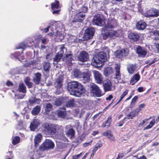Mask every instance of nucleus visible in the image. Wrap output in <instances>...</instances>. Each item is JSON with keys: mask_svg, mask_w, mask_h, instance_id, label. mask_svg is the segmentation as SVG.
I'll return each mask as SVG.
<instances>
[{"mask_svg": "<svg viewBox=\"0 0 159 159\" xmlns=\"http://www.w3.org/2000/svg\"><path fill=\"white\" fill-rule=\"evenodd\" d=\"M93 142V140H91L88 143H83V146L84 147H86L88 146H89L91 145L92 142Z\"/></svg>", "mask_w": 159, "mask_h": 159, "instance_id": "3c124183", "label": "nucleus"}, {"mask_svg": "<svg viewBox=\"0 0 159 159\" xmlns=\"http://www.w3.org/2000/svg\"><path fill=\"white\" fill-rule=\"evenodd\" d=\"M138 90L139 92H143L144 91L143 87H139L138 89Z\"/></svg>", "mask_w": 159, "mask_h": 159, "instance_id": "0e129e2a", "label": "nucleus"}, {"mask_svg": "<svg viewBox=\"0 0 159 159\" xmlns=\"http://www.w3.org/2000/svg\"><path fill=\"white\" fill-rule=\"evenodd\" d=\"M64 49H66L65 47V44H62L61 45L60 50L57 53L63 56V54L64 53Z\"/></svg>", "mask_w": 159, "mask_h": 159, "instance_id": "49530a36", "label": "nucleus"}, {"mask_svg": "<svg viewBox=\"0 0 159 159\" xmlns=\"http://www.w3.org/2000/svg\"><path fill=\"white\" fill-rule=\"evenodd\" d=\"M140 79V76L139 74H136L132 78L130 83L132 85H134L135 83L137 82Z\"/></svg>", "mask_w": 159, "mask_h": 159, "instance_id": "bb28decb", "label": "nucleus"}, {"mask_svg": "<svg viewBox=\"0 0 159 159\" xmlns=\"http://www.w3.org/2000/svg\"><path fill=\"white\" fill-rule=\"evenodd\" d=\"M20 137L19 136H15L12 139V144L14 145H16L20 142Z\"/></svg>", "mask_w": 159, "mask_h": 159, "instance_id": "ea45409f", "label": "nucleus"}, {"mask_svg": "<svg viewBox=\"0 0 159 159\" xmlns=\"http://www.w3.org/2000/svg\"><path fill=\"white\" fill-rule=\"evenodd\" d=\"M52 108V105L51 103H47L45 107V113L46 114H48Z\"/></svg>", "mask_w": 159, "mask_h": 159, "instance_id": "f704fd0d", "label": "nucleus"}, {"mask_svg": "<svg viewBox=\"0 0 159 159\" xmlns=\"http://www.w3.org/2000/svg\"><path fill=\"white\" fill-rule=\"evenodd\" d=\"M115 55L118 58H121L128 56L129 52L128 50L122 49L120 50H117L115 52Z\"/></svg>", "mask_w": 159, "mask_h": 159, "instance_id": "9b49d317", "label": "nucleus"}, {"mask_svg": "<svg viewBox=\"0 0 159 159\" xmlns=\"http://www.w3.org/2000/svg\"><path fill=\"white\" fill-rule=\"evenodd\" d=\"M93 73L96 83L98 84H102L104 79L101 74L96 70L93 71Z\"/></svg>", "mask_w": 159, "mask_h": 159, "instance_id": "1a4fd4ad", "label": "nucleus"}, {"mask_svg": "<svg viewBox=\"0 0 159 159\" xmlns=\"http://www.w3.org/2000/svg\"><path fill=\"white\" fill-rule=\"evenodd\" d=\"M77 59L79 61L85 62L89 60V55L86 51H82L78 55Z\"/></svg>", "mask_w": 159, "mask_h": 159, "instance_id": "9d476101", "label": "nucleus"}, {"mask_svg": "<svg viewBox=\"0 0 159 159\" xmlns=\"http://www.w3.org/2000/svg\"><path fill=\"white\" fill-rule=\"evenodd\" d=\"M75 104L74 100L73 99H70L66 103V106L67 107H73Z\"/></svg>", "mask_w": 159, "mask_h": 159, "instance_id": "c03bdc74", "label": "nucleus"}, {"mask_svg": "<svg viewBox=\"0 0 159 159\" xmlns=\"http://www.w3.org/2000/svg\"><path fill=\"white\" fill-rule=\"evenodd\" d=\"M136 53L140 57H145L147 54L146 50L140 46H138L136 48Z\"/></svg>", "mask_w": 159, "mask_h": 159, "instance_id": "4468645a", "label": "nucleus"}, {"mask_svg": "<svg viewBox=\"0 0 159 159\" xmlns=\"http://www.w3.org/2000/svg\"><path fill=\"white\" fill-rule=\"evenodd\" d=\"M26 47V45L25 43L24 42L21 43L19 44L18 47L17 48V49H25Z\"/></svg>", "mask_w": 159, "mask_h": 159, "instance_id": "09e8293b", "label": "nucleus"}, {"mask_svg": "<svg viewBox=\"0 0 159 159\" xmlns=\"http://www.w3.org/2000/svg\"><path fill=\"white\" fill-rule=\"evenodd\" d=\"M120 65L119 64H117L116 65L114 68L115 71V75L116 78L118 80H120L121 79V75L120 71Z\"/></svg>", "mask_w": 159, "mask_h": 159, "instance_id": "aec40b11", "label": "nucleus"}, {"mask_svg": "<svg viewBox=\"0 0 159 159\" xmlns=\"http://www.w3.org/2000/svg\"><path fill=\"white\" fill-rule=\"evenodd\" d=\"M54 147V144L51 140L46 139L39 147V150L40 151L43 152L53 149Z\"/></svg>", "mask_w": 159, "mask_h": 159, "instance_id": "39448f33", "label": "nucleus"}, {"mask_svg": "<svg viewBox=\"0 0 159 159\" xmlns=\"http://www.w3.org/2000/svg\"><path fill=\"white\" fill-rule=\"evenodd\" d=\"M18 89L20 92L23 93H25L26 92V87L23 83H20L19 84Z\"/></svg>", "mask_w": 159, "mask_h": 159, "instance_id": "7c9ffc66", "label": "nucleus"}, {"mask_svg": "<svg viewBox=\"0 0 159 159\" xmlns=\"http://www.w3.org/2000/svg\"><path fill=\"white\" fill-rule=\"evenodd\" d=\"M30 77H27L24 80V82L25 83H27V82H30Z\"/></svg>", "mask_w": 159, "mask_h": 159, "instance_id": "69168bd1", "label": "nucleus"}, {"mask_svg": "<svg viewBox=\"0 0 159 159\" xmlns=\"http://www.w3.org/2000/svg\"><path fill=\"white\" fill-rule=\"evenodd\" d=\"M135 70V66L133 64L129 65L127 67V70L129 74H133Z\"/></svg>", "mask_w": 159, "mask_h": 159, "instance_id": "4c0bfd02", "label": "nucleus"}, {"mask_svg": "<svg viewBox=\"0 0 159 159\" xmlns=\"http://www.w3.org/2000/svg\"><path fill=\"white\" fill-rule=\"evenodd\" d=\"M82 80L84 83H89L90 80L91 73L89 71L84 72L82 74Z\"/></svg>", "mask_w": 159, "mask_h": 159, "instance_id": "dca6fc26", "label": "nucleus"}, {"mask_svg": "<svg viewBox=\"0 0 159 159\" xmlns=\"http://www.w3.org/2000/svg\"><path fill=\"white\" fill-rule=\"evenodd\" d=\"M139 111L140 110L139 109H135L128 114L126 117H127V119H132L134 117L138 116Z\"/></svg>", "mask_w": 159, "mask_h": 159, "instance_id": "6ab92c4d", "label": "nucleus"}, {"mask_svg": "<svg viewBox=\"0 0 159 159\" xmlns=\"http://www.w3.org/2000/svg\"><path fill=\"white\" fill-rule=\"evenodd\" d=\"M92 21L94 25L101 26L105 23V19L102 15L98 13L94 16Z\"/></svg>", "mask_w": 159, "mask_h": 159, "instance_id": "423d86ee", "label": "nucleus"}, {"mask_svg": "<svg viewBox=\"0 0 159 159\" xmlns=\"http://www.w3.org/2000/svg\"><path fill=\"white\" fill-rule=\"evenodd\" d=\"M128 90L127 89H126L121 95L120 97V100L121 101L124 97L128 93Z\"/></svg>", "mask_w": 159, "mask_h": 159, "instance_id": "de8ad7c7", "label": "nucleus"}, {"mask_svg": "<svg viewBox=\"0 0 159 159\" xmlns=\"http://www.w3.org/2000/svg\"><path fill=\"white\" fill-rule=\"evenodd\" d=\"M6 85L8 86H12L13 85V83L11 81L7 80L6 83Z\"/></svg>", "mask_w": 159, "mask_h": 159, "instance_id": "bf43d9fd", "label": "nucleus"}, {"mask_svg": "<svg viewBox=\"0 0 159 159\" xmlns=\"http://www.w3.org/2000/svg\"><path fill=\"white\" fill-rule=\"evenodd\" d=\"M128 37L131 43H133L137 42L140 38V36L138 34L132 32L128 34Z\"/></svg>", "mask_w": 159, "mask_h": 159, "instance_id": "f8f14e48", "label": "nucleus"}, {"mask_svg": "<svg viewBox=\"0 0 159 159\" xmlns=\"http://www.w3.org/2000/svg\"><path fill=\"white\" fill-rule=\"evenodd\" d=\"M57 111L58 117L64 118L66 115V111L57 110Z\"/></svg>", "mask_w": 159, "mask_h": 159, "instance_id": "c756f323", "label": "nucleus"}, {"mask_svg": "<svg viewBox=\"0 0 159 159\" xmlns=\"http://www.w3.org/2000/svg\"><path fill=\"white\" fill-rule=\"evenodd\" d=\"M151 118V117H150L148 119H146L145 120H143L142 122L140 123L139 125V127H140V126H143V125L145 123V121H148L149 120H150Z\"/></svg>", "mask_w": 159, "mask_h": 159, "instance_id": "864d4df0", "label": "nucleus"}, {"mask_svg": "<svg viewBox=\"0 0 159 159\" xmlns=\"http://www.w3.org/2000/svg\"><path fill=\"white\" fill-rule=\"evenodd\" d=\"M116 24L115 19H108L107 24H105L103 29L104 33L102 34V37L104 40H106L108 38L111 39H114L120 36L121 33L119 30L115 31L112 30L114 28Z\"/></svg>", "mask_w": 159, "mask_h": 159, "instance_id": "f257e3e1", "label": "nucleus"}, {"mask_svg": "<svg viewBox=\"0 0 159 159\" xmlns=\"http://www.w3.org/2000/svg\"><path fill=\"white\" fill-rule=\"evenodd\" d=\"M112 121V116L110 115L107 117L106 121L102 124V127L103 128L106 127L108 128L111 126Z\"/></svg>", "mask_w": 159, "mask_h": 159, "instance_id": "b1692460", "label": "nucleus"}, {"mask_svg": "<svg viewBox=\"0 0 159 159\" xmlns=\"http://www.w3.org/2000/svg\"><path fill=\"white\" fill-rule=\"evenodd\" d=\"M102 145V144L101 142L98 143L93 147L92 152L96 153V151L98 149V148L101 147Z\"/></svg>", "mask_w": 159, "mask_h": 159, "instance_id": "a19ab883", "label": "nucleus"}, {"mask_svg": "<svg viewBox=\"0 0 159 159\" xmlns=\"http://www.w3.org/2000/svg\"><path fill=\"white\" fill-rule=\"evenodd\" d=\"M85 15V14L82 12H80L77 14L74 17V20L72 21V25L77 22H82L84 19Z\"/></svg>", "mask_w": 159, "mask_h": 159, "instance_id": "ddd939ff", "label": "nucleus"}, {"mask_svg": "<svg viewBox=\"0 0 159 159\" xmlns=\"http://www.w3.org/2000/svg\"><path fill=\"white\" fill-rule=\"evenodd\" d=\"M82 74L83 73H81L78 69H76L74 71V75L75 78H82L83 76Z\"/></svg>", "mask_w": 159, "mask_h": 159, "instance_id": "72a5a7b5", "label": "nucleus"}, {"mask_svg": "<svg viewBox=\"0 0 159 159\" xmlns=\"http://www.w3.org/2000/svg\"><path fill=\"white\" fill-rule=\"evenodd\" d=\"M113 72V70L111 68L108 67L105 70V75L108 76Z\"/></svg>", "mask_w": 159, "mask_h": 159, "instance_id": "37998d69", "label": "nucleus"}, {"mask_svg": "<svg viewBox=\"0 0 159 159\" xmlns=\"http://www.w3.org/2000/svg\"><path fill=\"white\" fill-rule=\"evenodd\" d=\"M41 74L39 72L35 73L33 79V82L36 85L39 84L41 81Z\"/></svg>", "mask_w": 159, "mask_h": 159, "instance_id": "5701e85b", "label": "nucleus"}, {"mask_svg": "<svg viewBox=\"0 0 159 159\" xmlns=\"http://www.w3.org/2000/svg\"><path fill=\"white\" fill-rule=\"evenodd\" d=\"M41 110V107L40 106L37 105L35 107L32 111L31 113L33 115H37L40 112Z\"/></svg>", "mask_w": 159, "mask_h": 159, "instance_id": "2f4dec72", "label": "nucleus"}, {"mask_svg": "<svg viewBox=\"0 0 159 159\" xmlns=\"http://www.w3.org/2000/svg\"><path fill=\"white\" fill-rule=\"evenodd\" d=\"M153 34L155 35H158L159 36V30H156L154 31L153 32Z\"/></svg>", "mask_w": 159, "mask_h": 159, "instance_id": "338daca9", "label": "nucleus"}, {"mask_svg": "<svg viewBox=\"0 0 159 159\" xmlns=\"http://www.w3.org/2000/svg\"><path fill=\"white\" fill-rule=\"evenodd\" d=\"M89 90L90 93L93 96L97 97H100L102 95V92L99 87L94 84H92L90 87Z\"/></svg>", "mask_w": 159, "mask_h": 159, "instance_id": "0eeeda50", "label": "nucleus"}, {"mask_svg": "<svg viewBox=\"0 0 159 159\" xmlns=\"http://www.w3.org/2000/svg\"><path fill=\"white\" fill-rule=\"evenodd\" d=\"M62 56V55L59 54V53H57L56 54L54 58H53V61L56 62L55 64H57L60 61Z\"/></svg>", "mask_w": 159, "mask_h": 159, "instance_id": "e433bc0d", "label": "nucleus"}, {"mask_svg": "<svg viewBox=\"0 0 159 159\" xmlns=\"http://www.w3.org/2000/svg\"><path fill=\"white\" fill-rule=\"evenodd\" d=\"M145 15L147 17H157L158 15V12L156 9L152 8L147 11Z\"/></svg>", "mask_w": 159, "mask_h": 159, "instance_id": "2eb2a0df", "label": "nucleus"}, {"mask_svg": "<svg viewBox=\"0 0 159 159\" xmlns=\"http://www.w3.org/2000/svg\"><path fill=\"white\" fill-rule=\"evenodd\" d=\"M136 29L139 30H143L146 27L147 24L143 20H139L136 24Z\"/></svg>", "mask_w": 159, "mask_h": 159, "instance_id": "f3484780", "label": "nucleus"}, {"mask_svg": "<svg viewBox=\"0 0 159 159\" xmlns=\"http://www.w3.org/2000/svg\"><path fill=\"white\" fill-rule=\"evenodd\" d=\"M42 138V136L41 134H38L35 137L34 142L35 148H37L38 147L39 143L41 142Z\"/></svg>", "mask_w": 159, "mask_h": 159, "instance_id": "412c9836", "label": "nucleus"}, {"mask_svg": "<svg viewBox=\"0 0 159 159\" xmlns=\"http://www.w3.org/2000/svg\"><path fill=\"white\" fill-rule=\"evenodd\" d=\"M35 63V61L34 60L33 61H30L25 63L24 64L23 66L25 67H28L30 66L31 65L34 66Z\"/></svg>", "mask_w": 159, "mask_h": 159, "instance_id": "a18cd8bd", "label": "nucleus"}, {"mask_svg": "<svg viewBox=\"0 0 159 159\" xmlns=\"http://www.w3.org/2000/svg\"><path fill=\"white\" fill-rule=\"evenodd\" d=\"M88 9V8L87 7L84 6H83V7H82V8H81L82 11L81 12H82L83 13V12L84 13L86 12L87 11Z\"/></svg>", "mask_w": 159, "mask_h": 159, "instance_id": "603ef678", "label": "nucleus"}, {"mask_svg": "<svg viewBox=\"0 0 159 159\" xmlns=\"http://www.w3.org/2000/svg\"><path fill=\"white\" fill-rule=\"evenodd\" d=\"M63 80L60 78H58L56 80L55 85L57 89H60L62 86Z\"/></svg>", "mask_w": 159, "mask_h": 159, "instance_id": "cd10ccee", "label": "nucleus"}, {"mask_svg": "<svg viewBox=\"0 0 159 159\" xmlns=\"http://www.w3.org/2000/svg\"><path fill=\"white\" fill-rule=\"evenodd\" d=\"M137 159H147L146 157L144 155H142L139 157H138Z\"/></svg>", "mask_w": 159, "mask_h": 159, "instance_id": "774afa93", "label": "nucleus"}, {"mask_svg": "<svg viewBox=\"0 0 159 159\" xmlns=\"http://www.w3.org/2000/svg\"><path fill=\"white\" fill-rule=\"evenodd\" d=\"M62 103V102L61 101L59 100H57L55 102V105L57 106H60Z\"/></svg>", "mask_w": 159, "mask_h": 159, "instance_id": "6e6d98bb", "label": "nucleus"}, {"mask_svg": "<svg viewBox=\"0 0 159 159\" xmlns=\"http://www.w3.org/2000/svg\"><path fill=\"white\" fill-rule=\"evenodd\" d=\"M25 84L29 88H30L32 87V83L31 82H27L25 83Z\"/></svg>", "mask_w": 159, "mask_h": 159, "instance_id": "4d7b16f0", "label": "nucleus"}, {"mask_svg": "<svg viewBox=\"0 0 159 159\" xmlns=\"http://www.w3.org/2000/svg\"><path fill=\"white\" fill-rule=\"evenodd\" d=\"M42 132L48 135H52L56 132L58 134L63 133V130L62 126L53 125L47 122L45 123L42 125Z\"/></svg>", "mask_w": 159, "mask_h": 159, "instance_id": "7ed1b4c3", "label": "nucleus"}, {"mask_svg": "<svg viewBox=\"0 0 159 159\" xmlns=\"http://www.w3.org/2000/svg\"><path fill=\"white\" fill-rule=\"evenodd\" d=\"M82 155V153L81 152L80 154L74 155L72 156V159H78L79 157H80Z\"/></svg>", "mask_w": 159, "mask_h": 159, "instance_id": "5fc2aeb1", "label": "nucleus"}, {"mask_svg": "<svg viewBox=\"0 0 159 159\" xmlns=\"http://www.w3.org/2000/svg\"><path fill=\"white\" fill-rule=\"evenodd\" d=\"M62 33L60 31L57 30L56 31L55 35L57 37V36H62Z\"/></svg>", "mask_w": 159, "mask_h": 159, "instance_id": "052dcab7", "label": "nucleus"}, {"mask_svg": "<svg viewBox=\"0 0 159 159\" xmlns=\"http://www.w3.org/2000/svg\"><path fill=\"white\" fill-rule=\"evenodd\" d=\"M51 6V8L52 10L58 9L60 7L59 2L58 1L55 0V2L52 3Z\"/></svg>", "mask_w": 159, "mask_h": 159, "instance_id": "c9c22d12", "label": "nucleus"}, {"mask_svg": "<svg viewBox=\"0 0 159 159\" xmlns=\"http://www.w3.org/2000/svg\"><path fill=\"white\" fill-rule=\"evenodd\" d=\"M145 106V105L144 103L141 104L139 105V108H136V109H139L140 110V111L141 110V109L143 108Z\"/></svg>", "mask_w": 159, "mask_h": 159, "instance_id": "13d9d810", "label": "nucleus"}, {"mask_svg": "<svg viewBox=\"0 0 159 159\" xmlns=\"http://www.w3.org/2000/svg\"><path fill=\"white\" fill-rule=\"evenodd\" d=\"M113 98V96L111 94L109 95L108 97L106 98V100H109L110 101L112 98Z\"/></svg>", "mask_w": 159, "mask_h": 159, "instance_id": "e2e57ef3", "label": "nucleus"}, {"mask_svg": "<svg viewBox=\"0 0 159 159\" xmlns=\"http://www.w3.org/2000/svg\"><path fill=\"white\" fill-rule=\"evenodd\" d=\"M106 60V53L101 52L93 57L92 60L91 64L95 67L102 66Z\"/></svg>", "mask_w": 159, "mask_h": 159, "instance_id": "20e7f679", "label": "nucleus"}, {"mask_svg": "<svg viewBox=\"0 0 159 159\" xmlns=\"http://www.w3.org/2000/svg\"><path fill=\"white\" fill-rule=\"evenodd\" d=\"M155 123V120L154 119L152 120L150 122L149 124L148 125L144 128L143 130L150 129L154 125Z\"/></svg>", "mask_w": 159, "mask_h": 159, "instance_id": "58836bf2", "label": "nucleus"}, {"mask_svg": "<svg viewBox=\"0 0 159 159\" xmlns=\"http://www.w3.org/2000/svg\"><path fill=\"white\" fill-rule=\"evenodd\" d=\"M43 69L45 72H49L51 66L50 63L48 62H44L43 65Z\"/></svg>", "mask_w": 159, "mask_h": 159, "instance_id": "473e14b6", "label": "nucleus"}, {"mask_svg": "<svg viewBox=\"0 0 159 159\" xmlns=\"http://www.w3.org/2000/svg\"><path fill=\"white\" fill-rule=\"evenodd\" d=\"M102 135L107 137L111 141H114L115 140V137L110 130H107L106 131L102 133Z\"/></svg>", "mask_w": 159, "mask_h": 159, "instance_id": "4be33fe9", "label": "nucleus"}, {"mask_svg": "<svg viewBox=\"0 0 159 159\" xmlns=\"http://www.w3.org/2000/svg\"><path fill=\"white\" fill-rule=\"evenodd\" d=\"M95 33V30L93 28L89 27L86 29L83 37L84 41L92 39Z\"/></svg>", "mask_w": 159, "mask_h": 159, "instance_id": "6e6552de", "label": "nucleus"}, {"mask_svg": "<svg viewBox=\"0 0 159 159\" xmlns=\"http://www.w3.org/2000/svg\"><path fill=\"white\" fill-rule=\"evenodd\" d=\"M127 120V117H125L122 120L120 121L118 123V126L120 127L123 125V124L125 123V121H126Z\"/></svg>", "mask_w": 159, "mask_h": 159, "instance_id": "8fccbe9b", "label": "nucleus"}, {"mask_svg": "<svg viewBox=\"0 0 159 159\" xmlns=\"http://www.w3.org/2000/svg\"><path fill=\"white\" fill-rule=\"evenodd\" d=\"M40 123L36 120H34L30 124V128L31 131H34L40 125Z\"/></svg>", "mask_w": 159, "mask_h": 159, "instance_id": "a878e982", "label": "nucleus"}, {"mask_svg": "<svg viewBox=\"0 0 159 159\" xmlns=\"http://www.w3.org/2000/svg\"><path fill=\"white\" fill-rule=\"evenodd\" d=\"M73 54H68L66 55L65 57H64L63 61H65L66 64L68 66H71L72 65V63L71 62L73 60Z\"/></svg>", "mask_w": 159, "mask_h": 159, "instance_id": "a211bd4d", "label": "nucleus"}, {"mask_svg": "<svg viewBox=\"0 0 159 159\" xmlns=\"http://www.w3.org/2000/svg\"><path fill=\"white\" fill-rule=\"evenodd\" d=\"M103 86L104 89L105 91H108L111 90V84L109 80H104Z\"/></svg>", "mask_w": 159, "mask_h": 159, "instance_id": "393cba45", "label": "nucleus"}, {"mask_svg": "<svg viewBox=\"0 0 159 159\" xmlns=\"http://www.w3.org/2000/svg\"><path fill=\"white\" fill-rule=\"evenodd\" d=\"M20 53L19 52H15L13 54L11 55V57H12L13 56L16 58V56L17 55H20Z\"/></svg>", "mask_w": 159, "mask_h": 159, "instance_id": "680f3d73", "label": "nucleus"}, {"mask_svg": "<svg viewBox=\"0 0 159 159\" xmlns=\"http://www.w3.org/2000/svg\"><path fill=\"white\" fill-rule=\"evenodd\" d=\"M138 96H135L132 99L129 106L130 108H133V107L134 106L135 104V103L138 99Z\"/></svg>", "mask_w": 159, "mask_h": 159, "instance_id": "79ce46f5", "label": "nucleus"}, {"mask_svg": "<svg viewBox=\"0 0 159 159\" xmlns=\"http://www.w3.org/2000/svg\"><path fill=\"white\" fill-rule=\"evenodd\" d=\"M66 134L67 136L73 138L75 136V131L73 128H71L68 130Z\"/></svg>", "mask_w": 159, "mask_h": 159, "instance_id": "c85d7f7f", "label": "nucleus"}, {"mask_svg": "<svg viewBox=\"0 0 159 159\" xmlns=\"http://www.w3.org/2000/svg\"><path fill=\"white\" fill-rule=\"evenodd\" d=\"M67 89L70 94L76 97H80L85 91L83 85L77 81H72L67 86Z\"/></svg>", "mask_w": 159, "mask_h": 159, "instance_id": "f03ea898", "label": "nucleus"}]
</instances>
